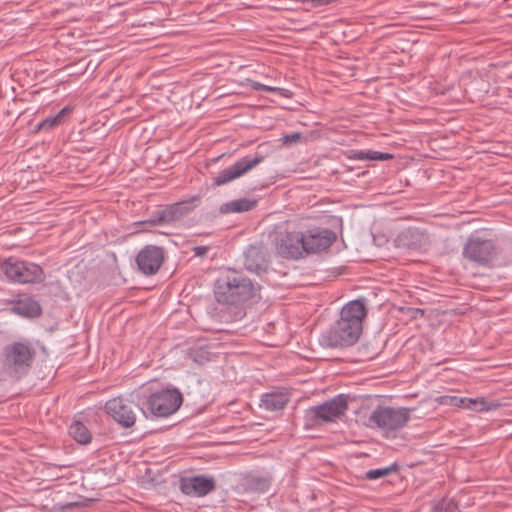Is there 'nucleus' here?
I'll return each mask as SVG.
<instances>
[{
	"label": "nucleus",
	"mask_w": 512,
	"mask_h": 512,
	"mask_svg": "<svg viewBox=\"0 0 512 512\" xmlns=\"http://www.w3.org/2000/svg\"><path fill=\"white\" fill-rule=\"evenodd\" d=\"M392 155L389 153H383L379 151H372L370 150V160H379V161H385L392 159Z\"/></svg>",
	"instance_id": "29"
},
{
	"label": "nucleus",
	"mask_w": 512,
	"mask_h": 512,
	"mask_svg": "<svg viewBox=\"0 0 512 512\" xmlns=\"http://www.w3.org/2000/svg\"><path fill=\"white\" fill-rule=\"evenodd\" d=\"M410 413L409 408L379 405L370 413L365 425L371 429L381 430L387 438L395 437V433L409 422Z\"/></svg>",
	"instance_id": "5"
},
{
	"label": "nucleus",
	"mask_w": 512,
	"mask_h": 512,
	"mask_svg": "<svg viewBox=\"0 0 512 512\" xmlns=\"http://www.w3.org/2000/svg\"><path fill=\"white\" fill-rule=\"evenodd\" d=\"M273 482V476L265 470H253L242 474L237 487L248 494H263L269 491Z\"/></svg>",
	"instance_id": "11"
},
{
	"label": "nucleus",
	"mask_w": 512,
	"mask_h": 512,
	"mask_svg": "<svg viewBox=\"0 0 512 512\" xmlns=\"http://www.w3.org/2000/svg\"><path fill=\"white\" fill-rule=\"evenodd\" d=\"M396 468V465H392L385 468H377V469H371L366 472V478L369 480H376L383 478L387 475H389L392 471H394Z\"/></svg>",
	"instance_id": "24"
},
{
	"label": "nucleus",
	"mask_w": 512,
	"mask_h": 512,
	"mask_svg": "<svg viewBox=\"0 0 512 512\" xmlns=\"http://www.w3.org/2000/svg\"><path fill=\"white\" fill-rule=\"evenodd\" d=\"M260 285L249 278L227 271L220 275L214 284V296L218 303L240 305L259 297Z\"/></svg>",
	"instance_id": "2"
},
{
	"label": "nucleus",
	"mask_w": 512,
	"mask_h": 512,
	"mask_svg": "<svg viewBox=\"0 0 512 512\" xmlns=\"http://www.w3.org/2000/svg\"><path fill=\"white\" fill-rule=\"evenodd\" d=\"M180 489L185 495L204 497L215 489V480L204 475L182 478Z\"/></svg>",
	"instance_id": "15"
},
{
	"label": "nucleus",
	"mask_w": 512,
	"mask_h": 512,
	"mask_svg": "<svg viewBox=\"0 0 512 512\" xmlns=\"http://www.w3.org/2000/svg\"><path fill=\"white\" fill-rule=\"evenodd\" d=\"M36 356V350L27 340L15 341L5 345L0 353L3 372L10 378L19 380L30 371Z\"/></svg>",
	"instance_id": "3"
},
{
	"label": "nucleus",
	"mask_w": 512,
	"mask_h": 512,
	"mask_svg": "<svg viewBox=\"0 0 512 512\" xmlns=\"http://www.w3.org/2000/svg\"><path fill=\"white\" fill-rule=\"evenodd\" d=\"M290 401V396L285 390H273L262 394L260 408L276 412L283 410Z\"/></svg>",
	"instance_id": "18"
},
{
	"label": "nucleus",
	"mask_w": 512,
	"mask_h": 512,
	"mask_svg": "<svg viewBox=\"0 0 512 512\" xmlns=\"http://www.w3.org/2000/svg\"><path fill=\"white\" fill-rule=\"evenodd\" d=\"M164 259V249L156 245L144 246L135 257L138 270L145 276L155 275L160 270Z\"/></svg>",
	"instance_id": "10"
},
{
	"label": "nucleus",
	"mask_w": 512,
	"mask_h": 512,
	"mask_svg": "<svg viewBox=\"0 0 512 512\" xmlns=\"http://www.w3.org/2000/svg\"><path fill=\"white\" fill-rule=\"evenodd\" d=\"M348 158L352 160H370V150H350L348 151Z\"/></svg>",
	"instance_id": "26"
},
{
	"label": "nucleus",
	"mask_w": 512,
	"mask_h": 512,
	"mask_svg": "<svg viewBox=\"0 0 512 512\" xmlns=\"http://www.w3.org/2000/svg\"><path fill=\"white\" fill-rule=\"evenodd\" d=\"M162 215H164L163 209L158 210L154 212L150 216V218L145 221V223H148L153 226L168 224L166 221H164V219H162Z\"/></svg>",
	"instance_id": "27"
},
{
	"label": "nucleus",
	"mask_w": 512,
	"mask_h": 512,
	"mask_svg": "<svg viewBox=\"0 0 512 512\" xmlns=\"http://www.w3.org/2000/svg\"><path fill=\"white\" fill-rule=\"evenodd\" d=\"M105 409L107 414L122 427H132L136 422V414L133 411L132 403L121 397L107 401Z\"/></svg>",
	"instance_id": "14"
},
{
	"label": "nucleus",
	"mask_w": 512,
	"mask_h": 512,
	"mask_svg": "<svg viewBox=\"0 0 512 512\" xmlns=\"http://www.w3.org/2000/svg\"><path fill=\"white\" fill-rule=\"evenodd\" d=\"M13 310L18 315L32 318L40 316L42 312L40 304L32 298L19 300Z\"/></svg>",
	"instance_id": "21"
},
{
	"label": "nucleus",
	"mask_w": 512,
	"mask_h": 512,
	"mask_svg": "<svg viewBox=\"0 0 512 512\" xmlns=\"http://www.w3.org/2000/svg\"><path fill=\"white\" fill-rule=\"evenodd\" d=\"M256 205L257 201L254 199L241 198L222 204L219 208V211L222 214L240 213L250 211L255 208Z\"/></svg>",
	"instance_id": "20"
},
{
	"label": "nucleus",
	"mask_w": 512,
	"mask_h": 512,
	"mask_svg": "<svg viewBox=\"0 0 512 512\" xmlns=\"http://www.w3.org/2000/svg\"><path fill=\"white\" fill-rule=\"evenodd\" d=\"M428 237L417 228H407L401 231L396 239V247L405 250H422L427 246Z\"/></svg>",
	"instance_id": "16"
},
{
	"label": "nucleus",
	"mask_w": 512,
	"mask_h": 512,
	"mask_svg": "<svg viewBox=\"0 0 512 512\" xmlns=\"http://www.w3.org/2000/svg\"><path fill=\"white\" fill-rule=\"evenodd\" d=\"M455 400L456 405L462 406L464 408L476 411V412H487L496 410L500 403L496 400H487L484 397H478V398H453Z\"/></svg>",
	"instance_id": "19"
},
{
	"label": "nucleus",
	"mask_w": 512,
	"mask_h": 512,
	"mask_svg": "<svg viewBox=\"0 0 512 512\" xmlns=\"http://www.w3.org/2000/svg\"><path fill=\"white\" fill-rule=\"evenodd\" d=\"M263 91H265V92H279V93L282 94V92L285 91V90L282 89V88H279V87H272V86L265 85Z\"/></svg>",
	"instance_id": "32"
},
{
	"label": "nucleus",
	"mask_w": 512,
	"mask_h": 512,
	"mask_svg": "<svg viewBox=\"0 0 512 512\" xmlns=\"http://www.w3.org/2000/svg\"><path fill=\"white\" fill-rule=\"evenodd\" d=\"M186 358L197 364H204L210 360V352L207 347L196 346L188 349Z\"/></svg>",
	"instance_id": "23"
},
{
	"label": "nucleus",
	"mask_w": 512,
	"mask_h": 512,
	"mask_svg": "<svg viewBox=\"0 0 512 512\" xmlns=\"http://www.w3.org/2000/svg\"><path fill=\"white\" fill-rule=\"evenodd\" d=\"M366 314L367 310L363 299L350 301L341 309L339 319L321 334L320 344L327 348L354 345L361 335L362 323Z\"/></svg>",
	"instance_id": "1"
},
{
	"label": "nucleus",
	"mask_w": 512,
	"mask_h": 512,
	"mask_svg": "<svg viewBox=\"0 0 512 512\" xmlns=\"http://www.w3.org/2000/svg\"><path fill=\"white\" fill-rule=\"evenodd\" d=\"M301 138V133L293 132L291 134H286L281 138V141L284 144H292L296 143Z\"/></svg>",
	"instance_id": "30"
},
{
	"label": "nucleus",
	"mask_w": 512,
	"mask_h": 512,
	"mask_svg": "<svg viewBox=\"0 0 512 512\" xmlns=\"http://www.w3.org/2000/svg\"><path fill=\"white\" fill-rule=\"evenodd\" d=\"M349 396L338 394L322 404L312 406L305 411V428L311 429L324 422H333L345 414Z\"/></svg>",
	"instance_id": "6"
},
{
	"label": "nucleus",
	"mask_w": 512,
	"mask_h": 512,
	"mask_svg": "<svg viewBox=\"0 0 512 512\" xmlns=\"http://www.w3.org/2000/svg\"><path fill=\"white\" fill-rule=\"evenodd\" d=\"M182 394L177 388H167L148 396H137V406L148 417L165 418L182 405Z\"/></svg>",
	"instance_id": "4"
},
{
	"label": "nucleus",
	"mask_w": 512,
	"mask_h": 512,
	"mask_svg": "<svg viewBox=\"0 0 512 512\" xmlns=\"http://www.w3.org/2000/svg\"><path fill=\"white\" fill-rule=\"evenodd\" d=\"M193 253L197 257H204L207 255L209 251V246H195L192 249Z\"/></svg>",
	"instance_id": "31"
},
{
	"label": "nucleus",
	"mask_w": 512,
	"mask_h": 512,
	"mask_svg": "<svg viewBox=\"0 0 512 512\" xmlns=\"http://www.w3.org/2000/svg\"><path fill=\"white\" fill-rule=\"evenodd\" d=\"M305 256L329 248L336 240V234L330 229L315 227L302 232Z\"/></svg>",
	"instance_id": "12"
},
{
	"label": "nucleus",
	"mask_w": 512,
	"mask_h": 512,
	"mask_svg": "<svg viewBox=\"0 0 512 512\" xmlns=\"http://www.w3.org/2000/svg\"><path fill=\"white\" fill-rule=\"evenodd\" d=\"M72 111L73 107L65 106L55 115V117H57L60 124H63L66 121V118L72 113Z\"/></svg>",
	"instance_id": "28"
},
{
	"label": "nucleus",
	"mask_w": 512,
	"mask_h": 512,
	"mask_svg": "<svg viewBox=\"0 0 512 512\" xmlns=\"http://www.w3.org/2000/svg\"><path fill=\"white\" fill-rule=\"evenodd\" d=\"M58 125H60V122L58 121L57 117H55V115H54L51 117H47L46 119L41 121L37 125V129L38 130H50L51 128L58 126Z\"/></svg>",
	"instance_id": "25"
},
{
	"label": "nucleus",
	"mask_w": 512,
	"mask_h": 512,
	"mask_svg": "<svg viewBox=\"0 0 512 512\" xmlns=\"http://www.w3.org/2000/svg\"><path fill=\"white\" fill-rule=\"evenodd\" d=\"M498 255V249L491 239L470 235L462 249V256L479 266L489 267Z\"/></svg>",
	"instance_id": "8"
},
{
	"label": "nucleus",
	"mask_w": 512,
	"mask_h": 512,
	"mask_svg": "<svg viewBox=\"0 0 512 512\" xmlns=\"http://www.w3.org/2000/svg\"><path fill=\"white\" fill-rule=\"evenodd\" d=\"M198 201L199 196H192L189 199H183L168 205L163 208L164 215H162V219L168 224L176 222L191 213L197 206L196 202Z\"/></svg>",
	"instance_id": "17"
},
{
	"label": "nucleus",
	"mask_w": 512,
	"mask_h": 512,
	"mask_svg": "<svg viewBox=\"0 0 512 512\" xmlns=\"http://www.w3.org/2000/svg\"><path fill=\"white\" fill-rule=\"evenodd\" d=\"M264 86L265 84H262V83H259V82H254L252 84V87L255 89V90H259V91H263L264 90Z\"/></svg>",
	"instance_id": "33"
},
{
	"label": "nucleus",
	"mask_w": 512,
	"mask_h": 512,
	"mask_svg": "<svg viewBox=\"0 0 512 512\" xmlns=\"http://www.w3.org/2000/svg\"><path fill=\"white\" fill-rule=\"evenodd\" d=\"M69 434L75 441L80 444H88L92 439L90 431L80 421H75L70 425Z\"/></svg>",
	"instance_id": "22"
},
{
	"label": "nucleus",
	"mask_w": 512,
	"mask_h": 512,
	"mask_svg": "<svg viewBox=\"0 0 512 512\" xmlns=\"http://www.w3.org/2000/svg\"><path fill=\"white\" fill-rule=\"evenodd\" d=\"M263 160V155H257L255 157L245 156L236 161L234 164L221 170L217 177L214 179V184L221 186L231 182L256 167Z\"/></svg>",
	"instance_id": "13"
},
{
	"label": "nucleus",
	"mask_w": 512,
	"mask_h": 512,
	"mask_svg": "<svg viewBox=\"0 0 512 512\" xmlns=\"http://www.w3.org/2000/svg\"><path fill=\"white\" fill-rule=\"evenodd\" d=\"M279 256L286 259H300L305 256L302 231L280 233L275 242Z\"/></svg>",
	"instance_id": "9"
},
{
	"label": "nucleus",
	"mask_w": 512,
	"mask_h": 512,
	"mask_svg": "<svg viewBox=\"0 0 512 512\" xmlns=\"http://www.w3.org/2000/svg\"><path fill=\"white\" fill-rule=\"evenodd\" d=\"M0 270L13 283L36 284L45 280V273L41 266L13 257L5 259L0 264Z\"/></svg>",
	"instance_id": "7"
}]
</instances>
